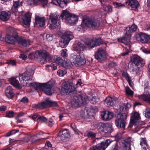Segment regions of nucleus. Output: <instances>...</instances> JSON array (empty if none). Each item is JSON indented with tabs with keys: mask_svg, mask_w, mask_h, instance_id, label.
<instances>
[{
	"mask_svg": "<svg viewBox=\"0 0 150 150\" xmlns=\"http://www.w3.org/2000/svg\"><path fill=\"white\" fill-rule=\"evenodd\" d=\"M45 17L37 16L35 18V25L38 27H43L45 25Z\"/></svg>",
	"mask_w": 150,
	"mask_h": 150,
	"instance_id": "nucleus-23",
	"label": "nucleus"
},
{
	"mask_svg": "<svg viewBox=\"0 0 150 150\" xmlns=\"http://www.w3.org/2000/svg\"><path fill=\"white\" fill-rule=\"evenodd\" d=\"M45 101H42L40 103L37 104H33L32 105V106L33 108L38 109L41 108H45Z\"/></svg>",
	"mask_w": 150,
	"mask_h": 150,
	"instance_id": "nucleus-37",
	"label": "nucleus"
},
{
	"mask_svg": "<svg viewBox=\"0 0 150 150\" xmlns=\"http://www.w3.org/2000/svg\"><path fill=\"white\" fill-rule=\"evenodd\" d=\"M137 40L143 43H147L150 42V36L145 33H141L136 36Z\"/></svg>",
	"mask_w": 150,
	"mask_h": 150,
	"instance_id": "nucleus-19",
	"label": "nucleus"
},
{
	"mask_svg": "<svg viewBox=\"0 0 150 150\" xmlns=\"http://www.w3.org/2000/svg\"><path fill=\"white\" fill-rule=\"evenodd\" d=\"M40 120L41 122H45L47 121V118L43 116L42 117H41L40 116V118L39 119Z\"/></svg>",
	"mask_w": 150,
	"mask_h": 150,
	"instance_id": "nucleus-58",
	"label": "nucleus"
},
{
	"mask_svg": "<svg viewBox=\"0 0 150 150\" xmlns=\"http://www.w3.org/2000/svg\"><path fill=\"white\" fill-rule=\"evenodd\" d=\"M93 43L92 45L91 48H93L96 46H99L103 43V41L102 40L99 38H95V40H93Z\"/></svg>",
	"mask_w": 150,
	"mask_h": 150,
	"instance_id": "nucleus-35",
	"label": "nucleus"
},
{
	"mask_svg": "<svg viewBox=\"0 0 150 150\" xmlns=\"http://www.w3.org/2000/svg\"><path fill=\"white\" fill-rule=\"evenodd\" d=\"M74 36L71 32H65L62 34L59 42V45L62 48L66 47L70 41L74 38Z\"/></svg>",
	"mask_w": 150,
	"mask_h": 150,
	"instance_id": "nucleus-13",
	"label": "nucleus"
},
{
	"mask_svg": "<svg viewBox=\"0 0 150 150\" xmlns=\"http://www.w3.org/2000/svg\"><path fill=\"white\" fill-rule=\"evenodd\" d=\"M7 64L8 65H11L13 66H15L16 65V62L15 60H10L8 61Z\"/></svg>",
	"mask_w": 150,
	"mask_h": 150,
	"instance_id": "nucleus-53",
	"label": "nucleus"
},
{
	"mask_svg": "<svg viewBox=\"0 0 150 150\" xmlns=\"http://www.w3.org/2000/svg\"><path fill=\"white\" fill-rule=\"evenodd\" d=\"M99 98L96 96H92L89 99L90 103L93 104L96 103L97 102L99 101Z\"/></svg>",
	"mask_w": 150,
	"mask_h": 150,
	"instance_id": "nucleus-41",
	"label": "nucleus"
},
{
	"mask_svg": "<svg viewBox=\"0 0 150 150\" xmlns=\"http://www.w3.org/2000/svg\"><path fill=\"white\" fill-rule=\"evenodd\" d=\"M122 137V134L120 133H118L115 136V139L116 140L118 141Z\"/></svg>",
	"mask_w": 150,
	"mask_h": 150,
	"instance_id": "nucleus-52",
	"label": "nucleus"
},
{
	"mask_svg": "<svg viewBox=\"0 0 150 150\" xmlns=\"http://www.w3.org/2000/svg\"><path fill=\"white\" fill-rule=\"evenodd\" d=\"M71 127L73 130L74 131L76 134H77L78 132V130L76 129V127L74 124L71 125Z\"/></svg>",
	"mask_w": 150,
	"mask_h": 150,
	"instance_id": "nucleus-60",
	"label": "nucleus"
},
{
	"mask_svg": "<svg viewBox=\"0 0 150 150\" xmlns=\"http://www.w3.org/2000/svg\"><path fill=\"white\" fill-rule=\"evenodd\" d=\"M74 49L75 51H76L78 52H79L80 51H81L80 49H79V46L77 44L74 47Z\"/></svg>",
	"mask_w": 150,
	"mask_h": 150,
	"instance_id": "nucleus-62",
	"label": "nucleus"
},
{
	"mask_svg": "<svg viewBox=\"0 0 150 150\" xmlns=\"http://www.w3.org/2000/svg\"><path fill=\"white\" fill-rule=\"evenodd\" d=\"M10 14L9 11H1L0 13V19L3 21H7L8 19V17Z\"/></svg>",
	"mask_w": 150,
	"mask_h": 150,
	"instance_id": "nucleus-28",
	"label": "nucleus"
},
{
	"mask_svg": "<svg viewBox=\"0 0 150 150\" xmlns=\"http://www.w3.org/2000/svg\"><path fill=\"white\" fill-rule=\"evenodd\" d=\"M57 136V137L60 140L64 142L66 139L70 137L69 131L67 129H62L58 133Z\"/></svg>",
	"mask_w": 150,
	"mask_h": 150,
	"instance_id": "nucleus-16",
	"label": "nucleus"
},
{
	"mask_svg": "<svg viewBox=\"0 0 150 150\" xmlns=\"http://www.w3.org/2000/svg\"><path fill=\"white\" fill-rule=\"evenodd\" d=\"M137 26L133 24L132 25H129V27L126 28V34L127 35H129L131 33L137 30Z\"/></svg>",
	"mask_w": 150,
	"mask_h": 150,
	"instance_id": "nucleus-32",
	"label": "nucleus"
},
{
	"mask_svg": "<svg viewBox=\"0 0 150 150\" xmlns=\"http://www.w3.org/2000/svg\"><path fill=\"white\" fill-rule=\"evenodd\" d=\"M17 36V31L12 28H9L7 30V34L5 40L9 44H15Z\"/></svg>",
	"mask_w": 150,
	"mask_h": 150,
	"instance_id": "nucleus-9",
	"label": "nucleus"
},
{
	"mask_svg": "<svg viewBox=\"0 0 150 150\" xmlns=\"http://www.w3.org/2000/svg\"><path fill=\"white\" fill-rule=\"evenodd\" d=\"M97 128L100 134L104 137L109 136L113 131L112 125L109 123H99Z\"/></svg>",
	"mask_w": 150,
	"mask_h": 150,
	"instance_id": "nucleus-5",
	"label": "nucleus"
},
{
	"mask_svg": "<svg viewBox=\"0 0 150 150\" xmlns=\"http://www.w3.org/2000/svg\"><path fill=\"white\" fill-rule=\"evenodd\" d=\"M64 67V68H62L58 70L57 71L58 75L60 76H64L67 73V70L66 68L67 67Z\"/></svg>",
	"mask_w": 150,
	"mask_h": 150,
	"instance_id": "nucleus-38",
	"label": "nucleus"
},
{
	"mask_svg": "<svg viewBox=\"0 0 150 150\" xmlns=\"http://www.w3.org/2000/svg\"><path fill=\"white\" fill-rule=\"evenodd\" d=\"M31 18V13L29 12L25 13L22 18L23 24L26 25H28L30 24Z\"/></svg>",
	"mask_w": 150,
	"mask_h": 150,
	"instance_id": "nucleus-27",
	"label": "nucleus"
},
{
	"mask_svg": "<svg viewBox=\"0 0 150 150\" xmlns=\"http://www.w3.org/2000/svg\"><path fill=\"white\" fill-rule=\"evenodd\" d=\"M143 52L146 54H150V49L149 50L144 48L143 50Z\"/></svg>",
	"mask_w": 150,
	"mask_h": 150,
	"instance_id": "nucleus-64",
	"label": "nucleus"
},
{
	"mask_svg": "<svg viewBox=\"0 0 150 150\" xmlns=\"http://www.w3.org/2000/svg\"><path fill=\"white\" fill-rule=\"evenodd\" d=\"M140 144L141 146H145L148 148V144L145 138H143L142 139L140 142Z\"/></svg>",
	"mask_w": 150,
	"mask_h": 150,
	"instance_id": "nucleus-49",
	"label": "nucleus"
},
{
	"mask_svg": "<svg viewBox=\"0 0 150 150\" xmlns=\"http://www.w3.org/2000/svg\"><path fill=\"white\" fill-rule=\"evenodd\" d=\"M40 117V115H39L37 113H34L32 116V118L35 121H37Z\"/></svg>",
	"mask_w": 150,
	"mask_h": 150,
	"instance_id": "nucleus-46",
	"label": "nucleus"
},
{
	"mask_svg": "<svg viewBox=\"0 0 150 150\" xmlns=\"http://www.w3.org/2000/svg\"><path fill=\"white\" fill-rule=\"evenodd\" d=\"M19 102H22L24 103H27L28 102V99L26 96L23 98L19 100Z\"/></svg>",
	"mask_w": 150,
	"mask_h": 150,
	"instance_id": "nucleus-48",
	"label": "nucleus"
},
{
	"mask_svg": "<svg viewBox=\"0 0 150 150\" xmlns=\"http://www.w3.org/2000/svg\"><path fill=\"white\" fill-rule=\"evenodd\" d=\"M49 23H48L47 26L49 28L52 30L56 28L59 25L57 22L59 21L58 16L56 14L50 13L49 16Z\"/></svg>",
	"mask_w": 150,
	"mask_h": 150,
	"instance_id": "nucleus-14",
	"label": "nucleus"
},
{
	"mask_svg": "<svg viewBox=\"0 0 150 150\" xmlns=\"http://www.w3.org/2000/svg\"><path fill=\"white\" fill-rule=\"evenodd\" d=\"M45 145L46 146H48L49 147H51L52 145L50 142L49 141H47L45 143Z\"/></svg>",
	"mask_w": 150,
	"mask_h": 150,
	"instance_id": "nucleus-63",
	"label": "nucleus"
},
{
	"mask_svg": "<svg viewBox=\"0 0 150 150\" xmlns=\"http://www.w3.org/2000/svg\"><path fill=\"white\" fill-rule=\"evenodd\" d=\"M131 61L138 68L142 67L144 64L143 59L137 55H134L131 57Z\"/></svg>",
	"mask_w": 150,
	"mask_h": 150,
	"instance_id": "nucleus-18",
	"label": "nucleus"
},
{
	"mask_svg": "<svg viewBox=\"0 0 150 150\" xmlns=\"http://www.w3.org/2000/svg\"><path fill=\"white\" fill-rule=\"evenodd\" d=\"M5 94L9 98L12 99L13 97L14 94L13 92V89L10 86L7 87L5 91Z\"/></svg>",
	"mask_w": 150,
	"mask_h": 150,
	"instance_id": "nucleus-31",
	"label": "nucleus"
},
{
	"mask_svg": "<svg viewBox=\"0 0 150 150\" xmlns=\"http://www.w3.org/2000/svg\"><path fill=\"white\" fill-rule=\"evenodd\" d=\"M26 72V73H24L19 74V79L21 82L26 81L30 80V76L33 72L31 68H27Z\"/></svg>",
	"mask_w": 150,
	"mask_h": 150,
	"instance_id": "nucleus-17",
	"label": "nucleus"
},
{
	"mask_svg": "<svg viewBox=\"0 0 150 150\" xmlns=\"http://www.w3.org/2000/svg\"><path fill=\"white\" fill-rule=\"evenodd\" d=\"M67 50L66 49L62 50L61 53V57H58L57 56H54L52 57L54 61L58 65L64 67H68V64L67 62V58H66L67 56ZM52 60H51V62Z\"/></svg>",
	"mask_w": 150,
	"mask_h": 150,
	"instance_id": "nucleus-6",
	"label": "nucleus"
},
{
	"mask_svg": "<svg viewBox=\"0 0 150 150\" xmlns=\"http://www.w3.org/2000/svg\"><path fill=\"white\" fill-rule=\"evenodd\" d=\"M144 92L141 95L138 96V98L150 105V93L149 91L150 89V84L148 81L144 82Z\"/></svg>",
	"mask_w": 150,
	"mask_h": 150,
	"instance_id": "nucleus-7",
	"label": "nucleus"
},
{
	"mask_svg": "<svg viewBox=\"0 0 150 150\" xmlns=\"http://www.w3.org/2000/svg\"><path fill=\"white\" fill-rule=\"evenodd\" d=\"M87 99L83 94H79L74 98L71 102V105L74 108H77L86 103Z\"/></svg>",
	"mask_w": 150,
	"mask_h": 150,
	"instance_id": "nucleus-8",
	"label": "nucleus"
},
{
	"mask_svg": "<svg viewBox=\"0 0 150 150\" xmlns=\"http://www.w3.org/2000/svg\"><path fill=\"white\" fill-rule=\"evenodd\" d=\"M77 45L79 46V49H80L81 51L83 50L85 47L84 45L81 42H78Z\"/></svg>",
	"mask_w": 150,
	"mask_h": 150,
	"instance_id": "nucleus-54",
	"label": "nucleus"
},
{
	"mask_svg": "<svg viewBox=\"0 0 150 150\" xmlns=\"http://www.w3.org/2000/svg\"><path fill=\"white\" fill-rule=\"evenodd\" d=\"M69 1V0H56V1L59 6L62 8L67 6Z\"/></svg>",
	"mask_w": 150,
	"mask_h": 150,
	"instance_id": "nucleus-36",
	"label": "nucleus"
},
{
	"mask_svg": "<svg viewBox=\"0 0 150 150\" xmlns=\"http://www.w3.org/2000/svg\"><path fill=\"white\" fill-rule=\"evenodd\" d=\"M96 133L91 131H89L87 133V136L91 139H94L96 137Z\"/></svg>",
	"mask_w": 150,
	"mask_h": 150,
	"instance_id": "nucleus-45",
	"label": "nucleus"
},
{
	"mask_svg": "<svg viewBox=\"0 0 150 150\" xmlns=\"http://www.w3.org/2000/svg\"><path fill=\"white\" fill-rule=\"evenodd\" d=\"M46 67H50L52 68V69L54 70H56L57 69V66L53 63H51L50 64L47 65Z\"/></svg>",
	"mask_w": 150,
	"mask_h": 150,
	"instance_id": "nucleus-55",
	"label": "nucleus"
},
{
	"mask_svg": "<svg viewBox=\"0 0 150 150\" xmlns=\"http://www.w3.org/2000/svg\"><path fill=\"white\" fill-rule=\"evenodd\" d=\"M95 59L98 61H103L106 58L105 52L102 48L98 49L95 54Z\"/></svg>",
	"mask_w": 150,
	"mask_h": 150,
	"instance_id": "nucleus-20",
	"label": "nucleus"
},
{
	"mask_svg": "<svg viewBox=\"0 0 150 150\" xmlns=\"http://www.w3.org/2000/svg\"><path fill=\"white\" fill-rule=\"evenodd\" d=\"M93 40L92 39L86 38L85 40V42L86 45L88 46L91 49L92 48H91V47L93 43Z\"/></svg>",
	"mask_w": 150,
	"mask_h": 150,
	"instance_id": "nucleus-39",
	"label": "nucleus"
},
{
	"mask_svg": "<svg viewBox=\"0 0 150 150\" xmlns=\"http://www.w3.org/2000/svg\"><path fill=\"white\" fill-rule=\"evenodd\" d=\"M125 92L127 95L129 96H132L133 94V92L129 88L126 89Z\"/></svg>",
	"mask_w": 150,
	"mask_h": 150,
	"instance_id": "nucleus-51",
	"label": "nucleus"
},
{
	"mask_svg": "<svg viewBox=\"0 0 150 150\" xmlns=\"http://www.w3.org/2000/svg\"><path fill=\"white\" fill-rule=\"evenodd\" d=\"M16 41L17 42L19 45L25 47L28 46L30 45L29 41L21 37H19L18 34Z\"/></svg>",
	"mask_w": 150,
	"mask_h": 150,
	"instance_id": "nucleus-25",
	"label": "nucleus"
},
{
	"mask_svg": "<svg viewBox=\"0 0 150 150\" xmlns=\"http://www.w3.org/2000/svg\"><path fill=\"white\" fill-rule=\"evenodd\" d=\"M70 60L72 62L78 66L84 65L86 62L85 57H82L80 55L72 54L71 55Z\"/></svg>",
	"mask_w": 150,
	"mask_h": 150,
	"instance_id": "nucleus-15",
	"label": "nucleus"
},
{
	"mask_svg": "<svg viewBox=\"0 0 150 150\" xmlns=\"http://www.w3.org/2000/svg\"><path fill=\"white\" fill-rule=\"evenodd\" d=\"M122 75L127 81L129 80H129L131 79L129 75L126 71H123L122 73Z\"/></svg>",
	"mask_w": 150,
	"mask_h": 150,
	"instance_id": "nucleus-42",
	"label": "nucleus"
},
{
	"mask_svg": "<svg viewBox=\"0 0 150 150\" xmlns=\"http://www.w3.org/2000/svg\"><path fill=\"white\" fill-rule=\"evenodd\" d=\"M19 57L22 59L23 60H25L26 59L27 56L24 54H21L20 55Z\"/></svg>",
	"mask_w": 150,
	"mask_h": 150,
	"instance_id": "nucleus-59",
	"label": "nucleus"
},
{
	"mask_svg": "<svg viewBox=\"0 0 150 150\" xmlns=\"http://www.w3.org/2000/svg\"><path fill=\"white\" fill-rule=\"evenodd\" d=\"M113 5L114 7L117 8H120L121 7H122L124 6L123 4H122L121 3H119L118 2H114L113 3Z\"/></svg>",
	"mask_w": 150,
	"mask_h": 150,
	"instance_id": "nucleus-47",
	"label": "nucleus"
},
{
	"mask_svg": "<svg viewBox=\"0 0 150 150\" xmlns=\"http://www.w3.org/2000/svg\"><path fill=\"white\" fill-rule=\"evenodd\" d=\"M47 122L48 125L50 126H52L54 124V121L52 119H50Z\"/></svg>",
	"mask_w": 150,
	"mask_h": 150,
	"instance_id": "nucleus-61",
	"label": "nucleus"
},
{
	"mask_svg": "<svg viewBox=\"0 0 150 150\" xmlns=\"http://www.w3.org/2000/svg\"><path fill=\"white\" fill-rule=\"evenodd\" d=\"M28 58L30 59H34L42 64L46 63L47 61L50 62L52 60L49 53L44 50H37L35 52L30 53Z\"/></svg>",
	"mask_w": 150,
	"mask_h": 150,
	"instance_id": "nucleus-1",
	"label": "nucleus"
},
{
	"mask_svg": "<svg viewBox=\"0 0 150 150\" xmlns=\"http://www.w3.org/2000/svg\"><path fill=\"white\" fill-rule=\"evenodd\" d=\"M127 117V115L125 113H121V112L118 113L115 121L116 126L118 128L124 129L125 127V120Z\"/></svg>",
	"mask_w": 150,
	"mask_h": 150,
	"instance_id": "nucleus-11",
	"label": "nucleus"
},
{
	"mask_svg": "<svg viewBox=\"0 0 150 150\" xmlns=\"http://www.w3.org/2000/svg\"><path fill=\"white\" fill-rule=\"evenodd\" d=\"M10 83L15 87L21 89V86L20 84L19 81L17 80L15 77L11 78L9 80Z\"/></svg>",
	"mask_w": 150,
	"mask_h": 150,
	"instance_id": "nucleus-29",
	"label": "nucleus"
},
{
	"mask_svg": "<svg viewBox=\"0 0 150 150\" xmlns=\"http://www.w3.org/2000/svg\"><path fill=\"white\" fill-rule=\"evenodd\" d=\"M130 137L125 138L122 141V145L124 147H125L127 150H131V146L132 141Z\"/></svg>",
	"mask_w": 150,
	"mask_h": 150,
	"instance_id": "nucleus-22",
	"label": "nucleus"
},
{
	"mask_svg": "<svg viewBox=\"0 0 150 150\" xmlns=\"http://www.w3.org/2000/svg\"><path fill=\"white\" fill-rule=\"evenodd\" d=\"M29 86L33 87L36 89H39L42 90L47 95L50 96L52 94L53 84L50 82L44 83H39L36 82L31 83H30Z\"/></svg>",
	"mask_w": 150,
	"mask_h": 150,
	"instance_id": "nucleus-2",
	"label": "nucleus"
},
{
	"mask_svg": "<svg viewBox=\"0 0 150 150\" xmlns=\"http://www.w3.org/2000/svg\"><path fill=\"white\" fill-rule=\"evenodd\" d=\"M118 98L115 96L108 97L105 99L104 102L105 105L108 107L114 106L116 103Z\"/></svg>",
	"mask_w": 150,
	"mask_h": 150,
	"instance_id": "nucleus-21",
	"label": "nucleus"
},
{
	"mask_svg": "<svg viewBox=\"0 0 150 150\" xmlns=\"http://www.w3.org/2000/svg\"><path fill=\"white\" fill-rule=\"evenodd\" d=\"M14 112L11 111H10L8 112H6V115L5 117L8 118H12L14 117Z\"/></svg>",
	"mask_w": 150,
	"mask_h": 150,
	"instance_id": "nucleus-44",
	"label": "nucleus"
},
{
	"mask_svg": "<svg viewBox=\"0 0 150 150\" xmlns=\"http://www.w3.org/2000/svg\"><path fill=\"white\" fill-rule=\"evenodd\" d=\"M143 114L145 117L149 119H150V109L146 108L144 111Z\"/></svg>",
	"mask_w": 150,
	"mask_h": 150,
	"instance_id": "nucleus-43",
	"label": "nucleus"
},
{
	"mask_svg": "<svg viewBox=\"0 0 150 150\" xmlns=\"http://www.w3.org/2000/svg\"><path fill=\"white\" fill-rule=\"evenodd\" d=\"M129 39L130 38L129 36L127 37L125 36L118 38L117 41L123 43L126 45H127L129 41Z\"/></svg>",
	"mask_w": 150,
	"mask_h": 150,
	"instance_id": "nucleus-34",
	"label": "nucleus"
},
{
	"mask_svg": "<svg viewBox=\"0 0 150 150\" xmlns=\"http://www.w3.org/2000/svg\"><path fill=\"white\" fill-rule=\"evenodd\" d=\"M21 3L19 0L14 2L12 9H14L15 12H17L18 11V8L21 5Z\"/></svg>",
	"mask_w": 150,
	"mask_h": 150,
	"instance_id": "nucleus-40",
	"label": "nucleus"
},
{
	"mask_svg": "<svg viewBox=\"0 0 150 150\" xmlns=\"http://www.w3.org/2000/svg\"><path fill=\"white\" fill-rule=\"evenodd\" d=\"M61 91L62 93L66 94L71 95L76 93V88L74 86L73 83L69 81L63 83Z\"/></svg>",
	"mask_w": 150,
	"mask_h": 150,
	"instance_id": "nucleus-12",
	"label": "nucleus"
},
{
	"mask_svg": "<svg viewBox=\"0 0 150 150\" xmlns=\"http://www.w3.org/2000/svg\"><path fill=\"white\" fill-rule=\"evenodd\" d=\"M59 17L60 19L64 20L66 23L71 25L76 24L78 20L77 15L72 14L66 10L63 11Z\"/></svg>",
	"mask_w": 150,
	"mask_h": 150,
	"instance_id": "nucleus-3",
	"label": "nucleus"
},
{
	"mask_svg": "<svg viewBox=\"0 0 150 150\" xmlns=\"http://www.w3.org/2000/svg\"><path fill=\"white\" fill-rule=\"evenodd\" d=\"M53 35L52 34H48L46 35V39L48 41H51L53 39Z\"/></svg>",
	"mask_w": 150,
	"mask_h": 150,
	"instance_id": "nucleus-50",
	"label": "nucleus"
},
{
	"mask_svg": "<svg viewBox=\"0 0 150 150\" xmlns=\"http://www.w3.org/2000/svg\"><path fill=\"white\" fill-rule=\"evenodd\" d=\"M101 118L104 120H111L113 116L112 112L109 111H104L101 113Z\"/></svg>",
	"mask_w": 150,
	"mask_h": 150,
	"instance_id": "nucleus-24",
	"label": "nucleus"
},
{
	"mask_svg": "<svg viewBox=\"0 0 150 150\" xmlns=\"http://www.w3.org/2000/svg\"><path fill=\"white\" fill-rule=\"evenodd\" d=\"M82 23L85 26L93 30L98 28L100 25V23L98 20L90 18L83 19Z\"/></svg>",
	"mask_w": 150,
	"mask_h": 150,
	"instance_id": "nucleus-10",
	"label": "nucleus"
},
{
	"mask_svg": "<svg viewBox=\"0 0 150 150\" xmlns=\"http://www.w3.org/2000/svg\"><path fill=\"white\" fill-rule=\"evenodd\" d=\"M45 108L48 106L50 107H57L58 106V104L57 101L50 100L49 98L46 99L45 101Z\"/></svg>",
	"mask_w": 150,
	"mask_h": 150,
	"instance_id": "nucleus-30",
	"label": "nucleus"
},
{
	"mask_svg": "<svg viewBox=\"0 0 150 150\" xmlns=\"http://www.w3.org/2000/svg\"><path fill=\"white\" fill-rule=\"evenodd\" d=\"M103 139L100 137L97 138L92 141V143H94L96 141L97 145L91 147L89 150H105L112 141L110 139H106L102 140Z\"/></svg>",
	"mask_w": 150,
	"mask_h": 150,
	"instance_id": "nucleus-4",
	"label": "nucleus"
},
{
	"mask_svg": "<svg viewBox=\"0 0 150 150\" xmlns=\"http://www.w3.org/2000/svg\"><path fill=\"white\" fill-rule=\"evenodd\" d=\"M105 10H107L108 12H111L112 11V7L110 5H107L105 7Z\"/></svg>",
	"mask_w": 150,
	"mask_h": 150,
	"instance_id": "nucleus-56",
	"label": "nucleus"
},
{
	"mask_svg": "<svg viewBox=\"0 0 150 150\" xmlns=\"http://www.w3.org/2000/svg\"><path fill=\"white\" fill-rule=\"evenodd\" d=\"M126 3L130 6L132 10H135L137 9L139 6V4L137 0H127Z\"/></svg>",
	"mask_w": 150,
	"mask_h": 150,
	"instance_id": "nucleus-26",
	"label": "nucleus"
},
{
	"mask_svg": "<svg viewBox=\"0 0 150 150\" xmlns=\"http://www.w3.org/2000/svg\"><path fill=\"white\" fill-rule=\"evenodd\" d=\"M120 148L118 146L117 144L116 143L112 146V150H120Z\"/></svg>",
	"mask_w": 150,
	"mask_h": 150,
	"instance_id": "nucleus-57",
	"label": "nucleus"
},
{
	"mask_svg": "<svg viewBox=\"0 0 150 150\" xmlns=\"http://www.w3.org/2000/svg\"><path fill=\"white\" fill-rule=\"evenodd\" d=\"M140 118V115L139 113L136 112L133 113H132L130 119L132 122H136L137 120H138Z\"/></svg>",
	"mask_w": 150,
	"mask_h": 150,
	"instance_id": "nucleus-33",
	"label": "nucleus"
}]
</instances>
